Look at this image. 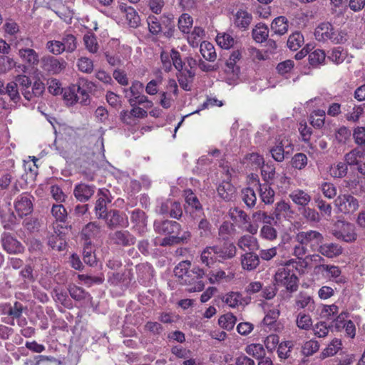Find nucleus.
<instances>
[{
    "instance_id": "1",
    "label": "nucleus",
    "mask_w": 365,
    "mask_h": 365,
    "mask_svg": "<svg viewBox=\"0 0 365 365\" xmlns=\"http://www.w3.org/2000/svg\"><path fill=\"white\" fill-rule=\"evenodd\" d=\"M144 91V86L140 81H135L132 83L130 88V96L127 97L129 98V103L131 106L136 105H144L146 108H151L153 106V102L149 101L148 98L143 94Z\"/></svg>"
},
{
    "instance_id": "2",
    "label": "nucleus",
    "mask_w": 365,
    "mask_h": 365,
    "mask_svg": "<svg viewBox=\"0 0 365 365\" xmlns=\"http://www.w3.org/2000/svg\"><path fill=\"white\" fill-rule=\"evenodd\" d=\"M34 200V197L28 192H23L15 199L14 202V210L20 218L32 213Z\"/></svg>"
},
{
    "instance_id": "3",
    "label": "nucleus",
    "mask_w": 365,
    "mask_h": 365,
    "mask_svg": "<svg viewBox=\"0 0 365 365\" xmlns=\"http://www.w3.org/2000/svg\"><path fill=\"white\" fill-rule=\"evenodd\" d=\"M105 215L102 219L106 220V223L109 228L126 227L128 225L125 214L118 210H110Z\"/></svg>"
},
{
    "instance_id": "4",
    "label": "nucleus",
    "mask_w": 365,
    "mask_h": 365,
    "mask_svg": "<svg viewBox=\"0 0 365 365\" xmlns=\"http://www.w3.org/2000/svg\"><path fill=\"white\" fill-rule=\"evenodd\" d=\"M67 63L61 58H57L53 56H46L42 58L43 69L51 74H58L66 67Z\"/></svg>"
},
{
    "instance_id": "5",
    "label": "nucleus",
    "mask_w": 365,
    "mask_h": 365,
    "mask_svg": "<svg viewBox=\"0 0 365 365\" xmlns=\"http://www.w3.org/2000/svg\"><path fill=\"white\" fill-rule=\"evenodd\" d=\"M109 191L99 190L98 192V199L96 202L94 211L98 219H102L103 216L108 212L107 211V204L111 202V200L108 197Z\"/></svg>"
},
{
    "instance_id": "6",
    "label": "nucleus",
    "mask_w": 365,
    "mask_h": 365,
    "mask_svg": "<svg viewBox=\"0 0 365 365\" xmlns=\"http://www.w3.org/2000/svg\"><path fill=\"white\" fill-rule=\"evenodd\" d=\"M1 242L4 250L9 254L21 253L24 251L22 244L9 233L3 234Z\"/></svg>"
},
{
    "instance_id": "7",
    "label": "nucleus",
    "mask_w": 365,
    "mask_h": 365,
    "mask_svg": "<svg viewBox=\"0 0 365 365\" xmlns=\"http://www.w3.org/2000/svg\"><path fill=\"white\" fill-rule=\"evenodd\" d=\"M114 244L123 247H128L135 243V237L128 230H118L110 237Z\"/></svg>"
},
{
    "instance_id": "8",
    "label": "nucleus",
    "mask_w": 365,
    "mask_h": 365,
    "mask_svg": "<svg viewBox=\"0 0 365 365\" xmlns=\"http://www.w3.org/2000/svg\"><path fill=\"white\" fill-rule=\"evenodd\" d=\"M95 186L85 183H80L75 186L73 195L80 202H87L95 192Z\"/></svg>"
},
{
    "instance_id": "9",
    "label": "nucleus",
    "mask_w": 365,
    "mask_h": 365,
    "mask_svg": "<svg viewBox=\"0 0 365 365\" xmlns=\"http://www.w3.org/2000/svg\"><path fill=\"white\" fill-rule=\"evenodd\" d=\"M93 86L92 82L88 81H81L78 84H76L78 103L82 105H88L90 103L89 94L85 88H91Z\"/></svg>"
},
{
    "instance_id": "10",
    "label": "nucleus",
    "mask_w": 365,
    "mask_h": 365,
    "mask_svg": "<svg viewBox=\"0 0 365 365\" xmlns=\"http://www.w3.org/2000/svg\"><path fill=\"white\" fill-rule=\"evenodd\" d=\"M18 54L23 62L30 66L37 65L39 62V56L33 48H19Z\"/></svg>"
},
{
    "instance_id": "11",
    "label": "nucleus",
    "mask_w": 365,
    "mask_h": 365,
    "mask_svg": "<svg viewBox=\"0 0 365 365\" xmlns=\"http://www.w3.org/2000/svg\"><path fill=\"white\" fill-rule=\"evenodd\" d=\"M120 9L125 14V18L130 26L136 28L139 26L140 19L134 8L126 5H120Z\"/></svg>"
},
{
    "instance_id": "12",
    "label": "nucleus",
    "mask_w": 365,
    "mask_h": 365,
    "mask_svg": "<svg viewBox=\"0 0 365 365\" xmlns=\"http://www.w3.org/2000/svg\"><path fill=\"white\" fill-rule=\"evenodd\" d=\"M130 220L138 232L143 231L147 225L145 213L139 209H135L131 212Z\"/></svg>"
},
{
    "instance_id": "13",
    "label": "nucleus",
    "mask_w": 365,
    "mask_h": 365,
    "mask_svg": "<svg viewBox=\"0 0 365 365\" xmlns=\"http://www.w3.org/2000/svg\"><path fill=\"white\" fill-rule=\"evenodd\" d=\"M45 91V86L39 79L34 81L31 90L23 91V96L27 101H31L34 97H39Z\"/></svg>"
},
{
    "instance_id": "14",
    "label": "nucleus",
    "mask_w": 365,
    "mask_h": 365,
    "mask_svg": "<svg viewBox=\"0 0 365 365\" xmlns=\"http://www.w3.org/2000/svg\"><path fill=\"white\" fill-rule=\"evenodd\" d=\"M60 41L64 52L72 53L77 48L76 37L72 34L65 32Z\"/></svg>"
},
{
    "instance_id": "15",
    "label": "nucleus",
    "mask_w": 365,
    "mask_h": 365,
    "mask_svg": "<svg viewBox=\"0 0 365 365\" xmlns=\"http://www.w3.org/2000/svg\"><path fill=\"white\" fill-rule=\"evenodd\" d=\"M83 262L90 265L93 266L96 263V255L93 251V247L91 242H85L83 250Z\"/></svg>"
},
{
    "instance_id": "16",
    "label": "nucleus",
    "mask_w": 365,
    "mask_h": 365,
    "mask_svg": "<svg viewBox=\"0 0 365 365\" xmlns=\"http://www.w3.org/2000/svg\"><path fill=\"white\" fill-rule=\"evenodd\" d=\"M4 94L8 95L10 101L16 104L19 103L21 100L18 87L16 86V83L14 81L7 83L4 92Z\"/></svg>"
},
{
    "instance_id": "17",
    "label": "nucleus",
    "mask_w": 365,
    "mask_h": 365,
    "mask_svg": "<svg viewBox=\"0 0 365 365\" xmlns=\"http://www.w3.org/2000/svg\"><path fill=\"white\" fill-rule=\"evenodd\" d=\"M99 232L100 226L96 222L88 223L82 230V235L85 237L86 242H88V240L98 235Z\"/></svg>"
},
{
    "instance_id": "18",
    "label": "nucleus",
    "mask_w": 365,
    "mask_h": 365,
    "mask_svg": "<svg viewBox=\"0 0 365 365\" xmlns=\"http://www.w3.org/2000/svg\"><path fill=\"white\" fill-rule=\"evenodd\" d=\"M147 23L150 33L155 36V37H153V40L157 41L158 35L160 32V20L158 17L154 15H150L147 19Z\"/></svg>"
},
{
    "instance_id": "19",
    "label": "nucleus",
    "mask_w": 365,
    "mask_h": 365,
    "mask_svg": "<svg viewBox=\"0 0 365 365\" xmlns=\"http://www.w3.org/2000/svg\"><path fill=\"white\" fill-rule=\"evenodd\" d=\"M51 214L56 221L64 222L67 219V211L61 204L53 205Z\"/></svg>"
},
{
    "instance_id": "20",
    "label": "nucleus",
    "mask_w": 365,
    "mask_h": 365,
    "mask_svg": "<svg viewBox=\"0 0 365 365\" xmlns=\"http://www.w3.org/2000/svg\"><path fill=\"white\" fill-rule=\"evenodd\" d=\"M77 67L83 73H91L93 71V62L87 57H81L78 59Z\"/></svg>"
},
{
    "instance_id": "21",
    "label": "nucleus",
    "mask_w": 365,
    "mask_h": 365,
    "mask_svg": "<svg viewBox=\"0 0 365 365\" xmlns=\"http://www.w3.org/2000/svg\"><path fill=\"white\" fill-rule=\"evenodd\" d=\"M15 66L16 62L13 58L7 56H0V73H5L11 71Z\"/></svg>"
},
{
    "instance_id": "22",
    "label": "nucleus",
    "mask_w": 365,
    "mask_h": 365,
    "mask_svg": "<svg viewBox=\"0 0 365 365\" xmlns=\"http://www.w3.org/2000/svg\"><path fill=\"white\" fill-rule=\"evenodd\" d=\"M61 45L62 43L60 41L51 40L46 43V48L51 53L58 56L64 52Z\"/></svg>"
},
{
    "instance_id": "23",
    "label": "nucleus",
    "mask_w": 365,
    "mask_h": 365,
    "mask_svg": "<svg viewBox=\"0 0 365 365\" xmlns=\"http://www.w3.org/2000/svg\"><path fill=\"white\" fill-rule=\"evenodd\" d=\"M86 48L89 52L95 53L98 50V44L94 35H85L83 37Z\"/></svg>"
},
{
    "instance_id": "24",
    "label": "nucleus",
    "mask_w": 365,
    "mask_h": 365,
    "mask_svg": "<svg viewBox=\"0 0 365 365\" xmlns=\"http://www.w3.org/2000/svg\"><path fill=\"white\" fill-rule=\"evenodd\" d=\"M56 15L66 23H71L73 18V12L67 6L62 5L55 11Z\"/></svg>"
},
{
    "instance_id": "25",
    "label": "nucleus",
    "mask_w": 365,
    "mask_h": 365,
    "mask_svg": "<svg viewBox=\"0 0 365 365\" xmlns=\"http://www.w3.org/2000/svg\"><path fill=\"white\" fill-rule=\"evenodd\" d=\"M76 95V85H72L64 91L63 99L67 104L72 106L78 103Z\"/></svg>"
},
{
    "instance_id": "26",
    "label": "nucleus",
    "mask_w": 365,
    "mask_h": 365,
    "mask_svg": "<svg viewBox=\"0 0 365 365\" xmlns=\"http://www.w3.org/2000/svg\"><path fill=\"white\" fill-rule=\"evenodd\" d=\"M14 82L16 83L17 87L18 85L21 87V89L22 93L23 91H29L31 86V81L30 78L26 75H18Z\"/></svg>"
},
{
    "instance_id": "27",
    "label": "nucleus",
    "mask_w": 365,
    "mask_h": 365,
    "mask_svg": "<svg viewBox=\"0 0 365 365\" xmlns=\"http://www.w3.org/2000/svg\"><path fill=\"white\" fill-rule=\"evenodd\" d=\"M29 158H31V160L26 161L24 163L25 170L29 172L32 175H36L38 170L36 162L38 159L34 156Z\"/></svg>"
},
{
    "instance_id": "28",
    "label": "nucleus",
    "mask_w": 365,
    "mask_h": 365,
    "mask_svg": "<svg viewBox=\"0 0 365 365\" xmlns=\"http://www.w3.org/2000/svg\"><path fill=\"white\" fill-rule=\"evenodd\" d=\"M51 194L56 201L58 202H63L65 201L66 195L59 186L52 185L51 187Z\"/></svg>"
},
{
    "instance_id": "29",
    "label": "nucleus",
    "mask_w": 365,
    "mask_h": 365,
    "mask_svg": "<svg viewBox=\"0 0 365 365\" xmlns=\"http://www.w3.org/2000/svg\"><path fill=\"white\" fill-rule=\"evenodd\" d=\"M113 78L118 83L122 86H127L128 84V78L125 72L120 69H115L113 73Z\"/></svg>"
},
{
    "instance_id": "30",
    "label": "nucleus",
    "mask_w": 365,
    "mask_h": 365,
    "mask_svg": "<svg viewBox=\"0 0 365 365\" xmlns=\"http://www.w3.org/2000/svg\"><path fill=\"white\" fill-rule=\"evenodd\" d=\"M1 222L5 229L12 230L13 227L16 224V217L14 212L9 213L7 219L6 216L2 217Z\"/></svg>"
},
{
    "instance_id": "31",
    "label": "nucleus",
    "mask_w": 365,
    "mask_h": 365,
    "mask_svg": "<svg viewBox=\"0 0 365 365\" xmlns=\"http://www.w3.org/2000/svg\"><path fill=\"white\" fill-rule=\"evenodd\" d=\"M48 90L53 95H58L61 93V87L59 81L55 78L49 79L48 81Z\"/></svg>"
},
{
    "instance_id": "32",
    "label": "nucleus",
    "mask_w": 365,
    "mask_h": 365,
    "mask_svg": "<svg viewBox=\"0 0 365 365\" xmlns=\"http://www.w3.org/2000/svg\"><path fill=\"white\" fill-rule=\"evenodd\" d=\"M120 118L121 120L127 125H135L137 122L136 118L133 115L130 110H123L120 113Z\"/></svg>"
},
{
    "instance_id": "33",
    "label": "nucleus",
    "mask_w": 365,
    "mask_h": 365,
    "mask_svg": "<svg viewBox=\"0 0 365 365\" xmlns=\"http://www.w3.org/2000/svg\"><path fill=\"white\" fill-rule=\"evenodd\" d=\"M105 56L107 62L111 66H118L121 65L122 61L120 56L117 54H110L109 52L105 53Z\"/></svg>"
},
{
    "instance_id": "34",
    "label": "nucleus",
    "mask_w": 365,
    "mask_h": 365,
    "mask_svg": "<svg viewBox=\"0 0 365 365\" xmlns=\"http://www.w3.org/2000/svg\"><path fill=\"white\" fill-rule=\"evenodd\" d=\"M106 100L109 105L113 107H117L120 103V96L111 91L107 93Z\"/></svg>"
},
{
    "instance_id": "35",
    "label": "nucleus",
    "mask_w": 365,
    "mask_h": 365,
    "mask_svg": "<svg viewBox=\"0 0 365 365\" xmlns=\"http://www.w3.org/2000/svg\"><path fill=\"white\" fill-rule=\"evenodd\" d=\"M4 31L6 34L14 35L19 31V26L16 22L10 21L6 22L4 26Z\"/></svg>"
},
{
    "instance_id": "36",
    "label": "nucleus",
    "mask_w": 365,
    "mask_h": 365,
    "mask_svg": "<svg viewBox=\"0 0 365 365\" xmlns=\"http://www.w3.org/2000/svg\"><path fill=\"white\" fill-rule=\"evenodd\" d=\"M96 78L100 81L108 84L112 81L111 76L105 71L100 70L96 73Z\"/></svg>"
},
{
    "instance_id": "37",
    "label": "nucleus",
    "mask_w": 365,
    "mask_h": 365,
    "mask_svg": "<svg viewBox=\"0 0 365 365\" xmlns=\"http://www.w3.org/2000/svg\"><path fill=\"white\" fill-rule=\"evenodd\" d=\"M11 182V175L6 173L0 177V190H6L9 187Z\"/></svg>"
},
{
    "instance_id": "38",
    "label": "nucleus",
    "mask_w": 365,
    "mask_h": 365,
    "mask_svg": "<svg viewBox=\"0 0 365 365\" xmlns=\"http://www.w3.org/2000/svg\"><path fill=\"white\" fill-rule=\"evenodd\" d=\"M26 346L29 350H31L36 353H41L45 349L43 345L38 344L36 341L26 342Z\"/></svg>"
},
{
    "instance_id": "39",
    "label": "nucleus",
    "mask_w": 365,
    "mask_h": 365,
    "mask_svg": "<svg viewBox=\"0 0 365 365\" xmlns=\"http://www.w3.org/2000/svg\"><path fill=\"white\" fill-rule=\"evenodd\" d=\"M132 107L133 108L130 110V111L136 120H138V118H143L147 116V111L143 108L138 107L137 105Z\"/></svg>"
},
{
    "instance_id": "40",
    "label": "nucleus",
    "mask_w": 365,
    "mask_h": 365,
    "mask_svg": "<svg viewBox=\"0 0 365 365\" xmlns=\"http://www.w3.org/2000/svg\"><path fill=\"white\" fill-rule=\"evenodd\" d=\"M145 91L149 95H155L158 91V83L155 80L150 81L145 87Z\"/></svg>"
},
{
    "instance_id": "41",
    "label": "nucleus",
    "mask_w": 365,
    "mask_h": 365,
    "mask_svg": "<svg viewBox=\"0 0 365 365\" xmlns=\"http://www.w3.org/2000/svg\"><path fill=\"white\" fill-rule=\"evenodd\" d=\"M71 267L76 270H81L83 267V265L79 257L76 254H73L71 255Z\"/></svg>"
},
{
    "instance_id": "42",
    "label": "nucleus",
    "mask_w": 365,
    "mask_h": 365,
    "mask_svg": "<svg viewBox=\"0 0 365 365\" xmlns=\"http://www.w3.org/2000/svg\"><path fill=\"white\" fill-rule=\"evenodd\" d=\"M22 313V306L21 304L16 302L13 307H11L9 310V314L18 318L21 316Z\"/></svg>"
},
{
    "instance_id": "43",
    "label": "nucleus",
    "mask_w": 365,
    "mask_h": 365,
    "mask_svg": "<svg viewBox=\"0 0 365 365\" xmlns=\"http://www.w3.org/2000/svg\"><path fill=\"white\" fill-rule=\"evenodd\" d=\"M48 244L53 248H57L58 250H61L63 245L62 240L58 236H51L49 238Z\"/></svg>"
},
{
    "instance_id": "44",
    "label": "nucleus",
    "mask_w": 365,
    "mask_h": 365,
    "mask_svg": "<svg viewBox=\"0 0 365 365\" xmlns=\"http://www.w3.org/2000/svg\"><path fill=\"white\" fill-rule=\"evenodd\" d=\"M21 276L25 279L30 282L34 281L33 277V269L31 266L26 265L21 271Z\"/></svg>"
},
{
    "instance_id": "45",
    "label": "nucleus",
    "mask_w": 365,
    "mask_h": 365,
    "mask_svg": "<svg viewBox=\"0 0 365 365\" xmlns=\"http://www.w3.org/2000/svg\"><path fill=\"white\" fill-rule=\"evenodd\" d=\"M122 274L118 272H113L110 276L108 277V282L112 284H117L122 279Z\"/></svg>"
},
{
    "instance_id": "46",
    "label": "nucleus",
    "mask_w": 365,
    "mask_h": 365,
    "mask_svg": "<svg viewBox=\"0 0 365 365\" xmlns=\"http://www.w3.org/2000/svg\"><path fill=\"white\" fill-rule=\"evenodd\" d=\"M149 6L153 13L158 14L160 11V0H150L149 1Z\"/></svg>"
},
{
    "instance_id": "47",
    "label": "nucleus",
    "mask_w": 365,
    "mask_h": 365,
    "mask_svg": "<svg viewBox=\"0 0 365 365\" xmlns=\"http://www.w3.org/2000/svg\"><path fill=\"white\" fill-rule=\"evenodd\" d=\"M11 50V46L4 40L0 39V53L8 54Z\"/></svg>"
},
{
    "instance_id": "48",
    "label": "nucleus",
    "mask_w": 365,
    "mask_h": 365,
    "mask_svg": "<svg viewBox=\"0 0 365 365\" xmlns=\"http://www.w3.org/2000/svg\"><path fill=\"white\" fill-rule=\"evenodd\" d=\"M122 265L121 262L118 259H112L107 262V267L111 269H117Z\"/></svg>"
},
{
    "instance_id": "49",
    "label": "nucleus",
    "mask_w": 365,
    "mask_h": 365,
    "mask_svg": "<svg viewBox=\"0 0 365 365\" xmlns=\"http://www.w3.org/2000/svg\"><path fill=\"white\" fill-rule=\"evenodd\" d=\"M96 115L101 120L106 119L108 115L107 110L105 108L100 106L96 110Z\"/></svg>"
},
{
    "instance_id": "50",
    "label": "nucleus",
    "mask_w": 365,
    "mask_h": 365,
    "mask_svg": "<svg viewBox=\"0 0 365 365\" xmlns=\"http://www.w3.org/2000/svg\"><path fill=\"white\" fill-rule=\"evenodd\" d=\"M56 303L62 304L64 307L71 308L72 303L70 298H56Z\"/></svg>"
},
{
    "instance_id": "51",
    "label": "nucleus",
    "mask_w": 365,
    "mask_h": 365,
    "mask_svg": "<svg viewBox=\"0 0 365 365\" xmlns=\"http://www.w3.org/2000/svg\"><path fill=\"white\" fill-rule=\"evenodd\" d=\"M145 327L151 332L158 333L160 326L158 323L148 322Z\"/></svg>"
},
{
    "instance_id": "52",
    "label": "nucleus",
    "mask_w": 365,
    "mask_h": 365,
    "mask_svg": "<svg viewBox=\"0 0 365 365\" xmlns=\"http://www.w3.org/2000/svg\"><path fill=\"white\" fill-rule=\"evenodd\" d=\"M88 210V205H77L76 207H75V211L77 214H79V215H83L85 214Z\"/></svg>"
},
{
    "instance_id": "53",
    "label": "nucleus",
    "mask_w": 365,
    "mask_h": 365,
    "mask_svg": "<svg viewBox=\"0 0 365 365\" xmlns=\"http://www.w3.org/2000/svg\"><path fill=\"white\" fill-rule=\"evenodd\" d=\"M11 263L14 268L18 269L22 265V260L19 259H12Z\"/></svg>"
},
{
    "instance_id": "54",
    "label": "nucleus",
    "mask_w": 365,
    "mask_h": 365,
    "mask_svg": "<svg viewBox=\"0 0 365 365\" xmlns=\"http://www.w3.org/2000/svg\"><path fill=\"white\" fill-rule=\"evenodd\" d=\"M98 1L103 6H109L113 2V0H98Z\"/></svg>"
},
{
    "instance_id": "55",
    "label": "nucleus",
    "mask_w": 365,
    "mask_h": 365,
    "mask_svg": "<svg viewBox=\"0 0 365 365\" xmlns=\"http://www.w3.org/2000/svg\"><path fill=\"white\" fill-rule=\"evenodd\" d=\"M5 88L4 82L0 81V95H4Z\"/></svg>"
},
{
    "instance_id": "56",
    "label": "nucleus",
    "mask_w": 365,
    "mask_h": 365,
    "mask_svg": "<svg viewBox=\"0 0 365 365\" xmlns=\"http://www.w3.org/2000/svg\"><path fill=\"white\" fill-rule=\"evenodd\" d=\"M44 1L45 0H36L35 4L37 5L38 6H43Z\"/></svg>"
},
{
    "instance_id": "57",
    "label": "nucleus",
    "mask_w": 365,
    "mask_h": 365,
    "mask_svg": "<svg viewBox=\"0 0 365 365\" xmlns=\"http://www.w3.org/2000/svg\"><path fill=\"white\" fill-rule=\"evenodd\" d=\"M4 261V257H3V255H1L0 254V267H1V265L3 264Z\"/></svg>"
},
{
    "instance_id": "58",
    "label": "nucleus",
    "mask_w": 365,
    "mask_h": 365,
    "mask_svg": "<svg viewBox=\"0 0 365 365\" xmlns=\"http://www.w3.org/2000/svg\"><path fill=\"white\" fill-rule=\"evenodd\" d=\"M150 113L152 115H153V116H157V117L158 116V114H156V111H155V110H152V111H150Z\"/></svg>"
},
{
    "instance_id": "59",
    "label": "nucleus",
    "mask_w": 365,
    "mask_h": 365,
    "mask_svg": "<svg viewBox=\"0 0 365 365\" xmlns=\"http://www.w3.org/2000/svg\"><path fill=\"white\" fill-rule=\"evenodd\" d=\"M130 2L133 3V4H135V3H138L139 1V0H128Z\"/></svg>"
},
{
    "instance_id": "60",
    "label": "nucleus",
    "mask_w": 365,
    "mask_h": 365,
    "mask_svg": "<svg viewBox=\"0 0 365 365\" xmlns=\"http://www.w3.org/2000/svg\"><path fill=\"white\" fill-rule=\"evenodd\" d=\"M26 41L29 42L30 43V46H32V44H33L32 40H31L30 38H27Z\"/></svg>"
},
{
    "instance_id": "61",
    "label": "nucleus",
    "mask_w": 365,
    "mask_h": 365,
    "mask_svg": "<svg viewBox=\"0 0 365 365\" xmlns=\"http://www.w3.org/2000/svg\"><path fill=\"white\" fill-rule=\"evenodd\" d=\"M47 298H41V302L44 303L46 302Z\"/></svg>"
},
{
    "instance_id": "62",
    "label": "nucleus",
    "mask_w": 365,
    "mask_h": 365,
    "mask_svg": "<svg viewBox=\"0 0 365 365\" xmlns=\"http://www.w3.org/2000/svg\"><path fill=\"white\" fill-rule=\"evenodd\" d=\"M98 282H102L103 281H102V279H98Z\"/></svg>"
}]
</instances>
